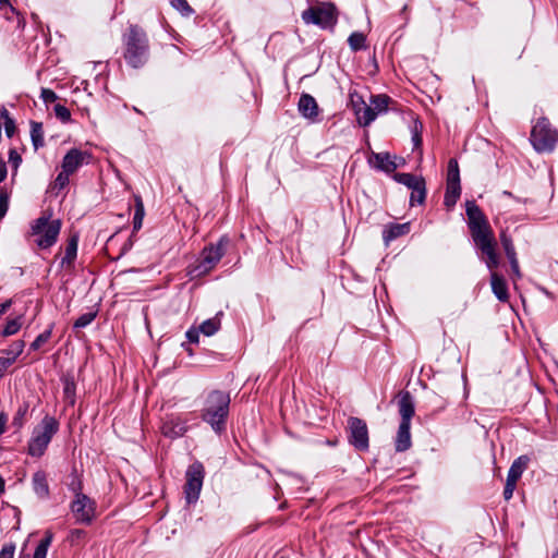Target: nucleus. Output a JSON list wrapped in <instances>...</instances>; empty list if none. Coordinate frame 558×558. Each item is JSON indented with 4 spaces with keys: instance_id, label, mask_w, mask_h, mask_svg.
Returning a JSON list of instances; mask_svg holds the SVG:
<instances>
[{
    "instance_id": "nucleus-32",
    "label": "nucleus",
    "mask_w": 558,
    "mask_h": 558,
    "mask_svg": "<svg viewBox=\"0 0 558 558\" xmlns=\"http://www.w3.org/2000/svg\"><path fill=\"white\" fill-rule=\"evenodd\" d=\"M28 412V403L23 402L19 405L13 418H12V425L16 429H21L25 423L26 414Z\"/></svg>"
},
{
    "instance_id": "nucleus-42",
    "label": "nucleus",
    "mask_w": 558,
    "mask_h": 558,
    "mask_svg": "<svg viewBox=\"0 0 558 558\" xmlns=\"http://www.w3.org/2000/svg\"><path fill=\"white\" fill-rule=\"evenodd\" d=\"M63 393H64L65 399L69 400V402L71 404H73L74 396H75V384L73 380H71V379L64 380Z\"/></svg>"
},
{
    "instance_id": "nucleus-45",
    "label": "nucleus",
    "mask_w": 558,
    "mask_h": 558,
    "mask_svg": "<svg viewBox=\"0 0 558 558\" xmlns=\"http://www.w3.org/2000/svg\"><path fill=\"white\" fill-rule=\"evenodd\" d=\"M2 117L5 118V121H4V130H5V134L8 135V137H12L15 130H16V126H15V123L14 121L8 116V112L4 111L1 113Z\"/></svg>"
},
{
    "instance_id": "nucleus-2",
    "label": "nucleus",
    "mask_w": 558,
    "mask_h": 558,
    "mask_svg": "<svg viewBox=\"0 0 558 558\" xmlns=\"http://www.w3.org/2000/svg\"><path fill=\"white\" fill-rule=\"evenodd\" d=\"M123 58L133 69L143 68L149 59V41L146 32L137 25H130L123 34Z\"/></svg>"
},
{
    "instance_id": "nucleus-60",
    "label": "nucleus",
    "mask_w": 558,
    "mask_h": 558,
    "mask_svg": "<svg viewBox=\"0 0 558 558\" xmlns=\"http://www.w3.org/2000/svg\"><path fill=\"white\" fill-rule=\"evenodd\" d=\"M0 3L8 4L7 0H0Z\"/></svg>"
},
{
    "instance_id": "nucleus-57",
    "label": "nucleus",
    "mask_w": 558,
    "mask_h": 558,
    "mask_svg": "<svg viewBox=\"0 0 558 558\" xmlns=\"http://www.w3.org/2000/svg\"><path fill=\"white\" fill-rule=\"evenodd\" d=\"M413 141L415 143V146H418L421 144V142H422L421 136L418 134H415L413 136Z\"/></svg>"
},
{
    "instance_id": "nucleus-59",
    "label": "nucleus",
    "mask_w": 558,
    "mask_h": 558,
    "mask_svg": "<svg viewBox=\"0 0 558 558\" xmlns=\"http://www.w3.org/2000/svg\"><path fill=\"white\" fill-rule=\"evenodd\" d=\"M504 194H505L506 196H511V193H510V192H507V191H505V192H504Z\"/></svg>"
},
{
    "instance_id": "nucleus-52",
    "label": "nucleus",
    "mask_w": 558,
    "mask_h": 558,
    "mask_svg": "<svg viewBox=\"0 0 558 558\" xmlns=\"http://www.w3.org/2000/svg\"><path fill=\"white\" fill-rule=\"evenodd\" d=\"M7 166L5 162L0 158V183L7 178Z\"/></svg>"
},
{
    "instance_id": "nucleus-30",
    "label": "nucleus",
    "mask_w": 558,
    "mask_h": 558,
    "mask_svg": "<svg viewBox=\"0 0 558 558\" xmlns=\"http://www.w3.org/2000/svg\"><path fill=\"white\" fill-rule=\"evenodd\" d=\"M53 539L51 531H46L44 538L37 545L33 558H46L48 548Z\"/></svg>"
},
{
    "instance_id": "nucleus-7",
    "label": "nucleus",
    "mask_w": 558,
    "mask_h": 558,
    "mask_svg": "<svg viewBox=\"0 0 558 558\" xmlns=\"http://www.w3.org/2000/svg\"><path fill=\"white\" fill-rule=\"evenodd\" d=\"M557 132L546 118L537 120L531 131L530 141L538 153L551 151L557 142Z\"/></svg>"
},
{
    "instance_id": "nucleus-8",
    "label": "nucleus",
    "mask_w": 558,
    "mask_h": 558,
    "mask_svg": "<svg viewBox=\"0 0 558 558\" xmlns=\"http://www.w3.org/2000/svg\"><path fill=\"white\" fill-rule=\"evenodd\" d=\"M229 240L222 236L217 244H210L203 248L196 270L198 275L207 274L220 262L226 254Z\"/></svg>"
},
{
    "instance_id": "nucleus-15",
    "label": "nucleus",
    "mask_w": 558,
    "mask_h": 558,
    "mask_svg": "<svg viewBox=\"0 0 558 558\" xmlns=\"http://www.w3.org/2000/svg\"><path fill=\"white\" fill-rule=\"evenodd\" d=\"M77 242H78V239L76 235H73L72 238L69 239L66 247H65L64 256L61 258V262H60L61 268L69 270V271H73L74 262L77 256Z\"/></svg>"
},
{
    "instance_id": "nucleus-1",
    "label": "nucleus",
    "mask_w": 558,
    "mask_h": 558,
    "mask_svg": "<svg viewBox=\"0 0 558 558\" xmlns=\"http://www.w3.org/2000/svg\"><path fill=\"white\" fill-rule=\"evenodd\" d=\"M465 207L472 240L481 251L488 269L494 270L499 266V256L496 252L497 242L494 232L483 211L474 201H468Z\"/></svg>"
},
{
    "instance_id": "nucleus-58",
    "label": "nucleus",
    "mask_w": 558,
    "mask_h": 558,
    "mask_svg": "<svg viewBox=\"0 0 558 558\" xmlns=\"http://www.w3.org/2000/svg\"><path fill=\"white\" fill-rule=\"evenodd\" d=\"M550 558H558V549L556 551L553 553L551 557Z\"/></svg>"
},
{
    "instance_id": "nucleus-54",
    "label": "nucleus",
    "mask_w": 558,
    "mask_h": 558,
    "mask_svg": "<svg viewBox=\"0 0 558 558\" xmlns=\"http://www.w3.org/2000/svg\"><path fill=\"white\" fill-rule=\"evenodd\" d=\"M11 304H12L11 300L0 303V316L3 315L9 310Z\"/></svg>"
},
{
    "instance_id": "nucleus-53",
    "label": "nucleus",
    "mask_w": 558,
    "mask_h": 558,
    "mask_svg": "<svg viewBox=\"0 0 558 558\" xmlns=\"http://www.w3.org/2000/svg\"><path fill=\"white\" fill-rule=\"evenodd\" d=\"M8 417L4 413H0V435L4 433Z\"/></svg>"
},
{
    "instance_id": "nucleus-44",
    "label": "nucleus",
    "mask_w": 558,
    "mask_h": 558,
    "mask_svg": "<svg viewBox=\"0 0 558 558\" xmlns=\"http://www.w3.org/2000/svg\"><path fill=\"white\" fill-rule=\"evenodd\" d=\"M70 175L71 174L69 172H66L62 169V171L57 175V178L54 180V189H59V190L64 189L69 184Z\"/></svg>"
},
{
    "instance_id": "nucleus-39",
    "label": "nucleus",
    "mask_w": 558,
    "mask_h": 558,
    "mask_svg": "<svg viewBox=\"0 0 558 558\" xmlns=\"http://www.w3.org/2000/svg\"><path fill=\"white\" fill-rule=\"evenodd\" d=\"M21 325L20 318L9 320L3 328L2 335L4 337L15 335L20 330Z\"/></svg>"
},
{
    "instance_id": "nucleus-35",
    "label": "nucleus",
    "mask_w": 558,
    "mask_h": 558,
    "mask_svg": "<svg viewBox=\"0 0 558 558\" xmlns=\"http://www.w3.org/2000/svg\"><path fill=\"white\" fill-rule=\"evenodd\" d=\"M426 197V189H425V182L416 185L414 190H411V196H410V205L414 206L415 204L422 205Z\"/></svg>"
},
{
    "instance_id": "nucleus-29",
    "label": "nucleus",
    "mask_w": 558,
    "mask_h": 558,
    "mask_svg": "<svg viewBox=\"0 0 558 558\" xmlns=\"http://www.w3.org/2000/svg\"><path fill=\"white\" fill-rule=\"evenodd\" d=\"M395 179L397 182L405 185L410 190H414L416 185H420L425 182V180L422 177H417L412 173H397L395 174Z\"/></svg>"
},
{
    "instance_id": "nucleus-34",
    "label": "nucleus",
    "mask_w": 558,
    "mask_h": 558,
    "mask_svg": "<svg viewBox=\"0 0 558 558\" xmlns=\"http://www.w3.org/2000/svg\"><path fill=\"white\" fill-rule=\"evenodd\" d=\"M220 328V320L218 318H209L203 322L199 326V331L205 336H213Z\"/></svg>"
},
{
    "instance_id": "nucleus-56",
    "label": "nucleus",
    "mask_w": 558,
    "mask_h": 558,
    "mask_svg": "<svg viewBox=\"0 0 558 558\" xmlns=\"http://www.w3.org/2000/svg\"><path fill=\"white\" fill-rule=\"evenodd\" d=\"M5 482L4 478L0 475V495L4 493Z\"/></svg>"
},
{
    "instance_id": "nucleus-43",
    "label": "nucleus",
    "mask_w": 558,
    "mask_h": 558,
    "mask_svg": "<svg viewBox=\"0 0 558 558\" xmlns=\"http://www.w3.org/2000/svg\"><path fill=\"white\" fill-rule=\"evenodd\" d=\"M96 317V313H85L81 315L74 323V328H84L88 326Z\"/></svg>"
},
{
    "instance_id": "nucleus-9",
    "label": "nucleus",
    "mask_w": 558,
    "mask_h": 558,
    "mask_svg": "<svg viewBox=\"0 0 558 558\" xmlns=\"http://www.w3.org/2000/svg\"><path fill=\"white\" fill-rule=\"evenodd\" d=\"M205 476V470L201 462H194L191 464L185 473V485H184V494L187 504H194L198 500L203 481Z\"/></svg>"
},
{
    "instance_id": "nucleus-55",
    "label": "nucleus",
    "mask_w": 558,
    "mask_h": 558,
    "mask_svg": "<svg viewBox=\"0 0 558 558\" xmlns=\"http://www.w3.org/2000/svg\"><path fill=\"white\" fill-rule=\"evenodd\" d=\"M85 532L83 530H74L71 532L72 537H81Z\"/></svg>"
},
{
    "instance_id": "nucleus-5",
    "label": "nucleus",
    "mask_w": 558,
    "mask_h": 558,
    "mask_svg": "<svg viewBox=\"0 0 558 558\" xmlns=\"http://www.w3.org/2000/svg\"><path fill=\"white\" fill-rule=\"evenodd\" d=\"M50 217V215H43L32 225V234L37 236L35 242L43 250L51 247L57 242L61 230V221L52 220Z\"/></svg>"
},
{
    "instance_id": "nucleus-16",
    "label": "nucleus",
    "mask_w": 558,
    "mask_h": 558,
    "mask_svg": "<svg viewBox=\"0 0 558 558\" xmlns=\"http://www.w3.org/2000/svg\"><path fill=\"white\" fill-rule=\"evenodd\" d=\"M399 413L401 416L400 424H411V418L414 415V404L409 391L403 392L400 397Z\"/></svg>"
},
{
    "instance_id": "nucleus-22",
    "label": "nucleus",
    "mask_w": 558,
    "mask_h": 558,
    "mask_svg": "<svg viewBox=\"0 0 558 558\" xmlns=\"http://www.w3.org/2000/svg\"><path fill=\"white\" fill-rule=\"evenodd\" d=\"M411 424H400L396 437V450L403 452L411 447Z\"/></svg>"
},
{
    "instance_id": "nucleus-41",
    "label": "nucleus",
    "mask_w": 558,
    "mask_h": 558,
    "mask_svg": "<svg viewBox=\"0 0 558 558\" xmlns=\"http://www.w3.org/2000/svg\"><path fill=\"white\" fill-rule=\"evenodd\" d=\"M9 198H10L9 192L4 187H1L0 189V220L5 216V214L8 211Z\"/></svg>"
},
{
    "instance_id": "nucleus-14",
    "label": "nucleus",
    "mask_w": 558,
    "mask_h": 558,
    "mask_svg": "<svg viewBox=\"0 0 558 558\" xmlns=\"http://www.w3.org/2000/svg\"><path fill=\"white\" fill-rule=\"evenodd\" d=\"M298 108L300 113L305 119H308L311 121L317 120L319 110L318 105L313 96L308 94H302L299 99Z\"/></svg>"
},
{
    "instance_id": "nucleus-25",
    "label": "nucleus",
    "mask_w": 558,
    "mask_h": 558,
    "mask_svg": "<svg viewBox=\"0 0 558 558\" xmlns=\"http://www.w3.org/2000/svg\"><path fill=\"white\" fill-rule=\"evenodd\" d=\"M527 463L529 458L525 456H521L518 459H515L508 471L507 478H509L510 481L518 482V480L522 476V473L526 469Z\"/></svg>"
},
{
    "instance_id": "nucleus-31",
    "label": "nucleus",
    "mask_w": 558,
    "mask_h": 558,
    "mask_svg": "<svg viewBox=\"0 0 558 558\" xmlns=\"http://www.w3.org/2000/svg\"><path fill=\"white\" fill-rule=\"evenodd\" d=\"M447 184H460V170L456 159L448 162Z\"/></svg>"
},
{
    "instance_id": "nucleus-3",
    "label": "nucleus",
    "mask_w": 558,
    "mask_h": 558,
    "mask_svg": "<svg viewBox=\"0 0 558 558\" xmlns=\"http://www.w3.org/2000/svg\"><path fill=\"white\" fill-rule=\"evenodd\" d=\"M229 404V395L220 390L210 391L204 401L202 418L217 433L225 429Z\"/></svg>"
},
{
    "instance_id": "nucleus-19",
    "label": "nucleus",
    "mask_w": 558,
    "mask_h": 558,
    "mask_svg": "<svg viewBox=\"0 0 558 558\" xmlns=\"http://www.w3.org/2000/svg\"><path fill=\"white\" fill-rule=\"evenodd\" d=\"M24 347H25V343L23 340H17V341H14L13 343H11L9 345V348L7 350H4V353L7 354V356L0 357V365L3 367H8L11 364H13L15 362V360L17 359V356H20L21 353L23 352Z\"/></svg>"
},
{
    "instance_id": "nucleus-28",
    "label": "nucleus",
    "mask_w": 558,
    "mask_h": 558,
    "mask_svg": "<svg viewBox=\"0 0 558 558\" xmlns=\"http://www.w3.org/2000/svg\"><path fill=\"white\" fill-rule=\"evenodd\" d=\"M144 216H145V208H144V203L142 201V197L135 196L133 232H137L142 228Z\"/></svg>"
},
{
    "instance_id": "nucleus-17",
    "label": "nucleus",
    "mask_w": 558,
    "mask_h": 558,
    "mask_svg": "<svg viewBox=\"0 0 558 558\" xmlns=\"http://www.w3.org/2000/svg\"><path fill=\"white\" fill-rule=\"evenodd\" d=\"M410 232V222L405 223H389L385 227L383 238L386 244L403 236Z\"/></svg>"
},
{
    "instance_id": "nucleus-11",
    "label": "nucleus",
    "mask_w": 558,
    "mask_h": 558,
    "mask_svg": "<svg viewBox=\"0 0 558 558\" xmlns=\"http://www.w3.org/2000/svg\"><path fill=\"white\" fill-rule=\"evenodd\" d=\"M72 512L77 522L90 523L95 517V502L84 494H76L71 506Z\"/></svg>"
},
{
    "instance_id": "nucleus-20",
    "label": "nucleus",
    "mask_w": 558,
    "mask_h": 558,
    "mask_svg": "<svg viewBox=\"0 0 558 558\" xmlns=\"http://www.w3.org/2000/svg\"><path fill=\"white\" fill-rule=\"evenodd\" d=\"M490 284L496 298L500 302H507L509 299V294L506 280L501 276L493 271L490 276Z\"/></svg>"
},
{
    "instance_id": "nucleus-36",
    "label": "nucleus",
    "mask_w": 558,
    "mask_h": 558,
    "mask_svg": "<svg viewBox=\"0 0 558 558\" xmlns=\"http://www.w3.org/2000/svg\"><path fill=\"white\" fill-rule=\"evenodd\" d=\"M500 242L502 244V247L505 250V253L508 258H512L517 256L512 240L510 236L506 234L505 231L500 233Z\"/></svg>"
},
{
    "instance_id": "nucleus-47",
    "label": "nucleus",
    "mask_w": 558,
    "mask_h": 558,
    "mask_svg": "<svg viewBox=\"0 0 558 558\" xmlns=\"http://www.w3.org/2000/svg\"><path fill=\"white\" fill-rule=\"evenodd\" d=\"M15 553V544L8 543L4 544L0 550V558H14Z\"/></svg>"
},
{
    "instance_id": "nucleus-18",
    "label": "nucleus",
    "mask_w": 558,
    "mask_h": 558,
    "mask_svg": "<svg viewBox=\"0 0 558 558\" xmlns=\"http://www.w3.org/2000/svg\"><path fill=\"white\" fill-rule=\"evenodd\" d=\"M369 161L374 163L376 168L387 173L393 172L398 168L388 153H374Z\"/></svg>"
},
{
    "instance_id": "nucleus-37",
    "label": "nucleus",
    "mask_w": 558,
    "mask_h": 558,
    "mask_svg": "<svg viewBox=\"0 0 558 558\" xmlns=\"http://www.w3.org/2000/svg\"><path fill=\"white\" fill-rule=\"evenodd\" d=\"M170 3L184 16H190L194 12L186 0H170Z\"/></svg>"
},
{
    "instance_id": "nucleus-51",
    "label": "nucleus",
    "mask_w": 558,
    "mask_h": 558,
    "mask_svg": "<svg viewBox=\"0 0 558 558\" xmlns=\"http://www.w3.org/2000/svg\"><path fill=\"white\" fill-rule=\"evenodd\" d=\"M508 259H509V263H510V266H511V269H512L513 274L515 276L520 277L521 274H520L519 262H518L517 256L512 257V258H508Z\"/></svg>"
},
{
    "instance_id": "nucleus-12",
    "label": "nucleus",
    "mask_w": 558,
    "mask_h": 558,
    "mask_svg": "<svg viewBox=\"0 0 558 558\" xmlns=\"http://www.w3.org/2000/svg\"><path fill=\"white\" fill-rule=\"evenodd\" d=\"M350 104L352 109L356 116V120L360 125L367 126L374 121L373 111L368 108V104H366L361 95L357 93L350 94Z\"/></svg>"
},
{
    "instance_id": "nucleus-23",
    "label": "nucleus",
    "mask_w": 558,
    "mask_h": 558,
    "mask_svg": "<svg viewBox=\"0 0 558 558\" xmlns=\"http://www.w3.org/2000/svg\"><path fill=\"white\" fill-rule=\"evenodd\" d=\"M186 429V425L183 422H180L179 418H171L163 424L162 433L167 437L177 438L183 436Z\"/></svg>"
},
{
    "instance_id": "nucleus-21",
    "label": "nucleus",
    "mask_w": 558,
    "mask_h": 558,
    "mask_svg": "<svg viewBox=\"0 0 558 558\" xmlns=\"http://www.w3.org/2000/svg\"><path fill=\"white\" fill-rule=\"evenodd\" d=\"M33 489L35 494L41 498L46 499L49 496V485L47 482V475L44 471H37L34 473L33 478Z\"/></svg>"
},
{
    "instance_id": "nucleus-46",
    "label": "nucleus",
    "mask_w": 558,
    "mask_h": 558,
    "mask_svg": "<svg viewBox=\"0 0 558 558\" xmlns=\"http://www.w3.org/2000/svg\"><path fill=\"white\" fill-rule=\"evenodd\" d=\"M40 98L45 104L54 102L58 99V95L49 88H41Z\"/></svg>"
},
{
    "instance_id": "nucleus-48",
    "label": "nucleus",
    "mask_w": 558,
    "mask_h": 558,
    "mask_svg": "<svg viewBox=\"0 0 558 558\" xmlns=\"http://www.w3.org/2000/svg\"><path fill=\"white\" fill-rule=\"evenodd\" d=\"M515 486H517V482L515 481H510L509 478H507L506 486H505V489H504V498L506 500H509V499L512 498L513 492L515 489Z\"/></svg>"
},
{
    "instance_id": "nucleus-38",
    "label": "nucleus",
    "mask_w": 558,
    "mask_h": 558,
    "mask_svg": "<svg viewBox=\"0 0 558 558\" xmlns=\"http://www.w3.org/2000/svg\"><path fill=\"white\" fill-rule=\"evenodd\" d=\"M53 111L56 117L63 123H66L71 120V112L65 106L57 104L53 108Z\"/></svg>"
},
{
    "instance_id": "nucleus-26",
    "label": "nucleus",
    "mask_w": 558,
    "mask_h": 558,
    "mask_svg": "<svg viewBox=\"0 0 558 558\" xmlns=\"http://www.w3.org/2000/svg\"><path fill=\"white\" fill-rule=\"evenodd\" d=\"M31 138L35 150L44 147V129L41 122H31Z\"/></svg>"
},
{
    "instance_id": "nucleus-33",
    "label": "nucleus",
    "mask_w": 558,
    "mask_h": 558,
    "mask_svg": "<svg viewBox=\"0 0 558 558\" xmlns=\"http://www.w3.org/2000/svg\"><path fill=\"white\" fill-rule=\"evenodd\" d=\"M365 41L366 37L361 32H354L348 38L349 46L353 51L365 49Z\"/></svg>"
},
{
    "instance_id": "nucleus-6",
    "label": "nucleus",
    "mask_w": 558,
    "mask_h": 558,
    "mask_svg": "<svg viewBox=\"0 0 558 558\" xmlns=\"http://www.w3.org/2000/svg\"><path fill=\"white\" fill-rule=\"evenodd\" d=\"M305 24H315L322 28H332L338 20L337 8L331 2H317L302 12Z\"/></svg>"
},
{
    "instance_id": "nucleus-49",
    "label": "nucleus",
    "mask_w": 558,
    "mask_h": 558,
    "mask_svg": "<svg viewBox=\"0 0 558 558\" xmlns=\"http://www.w3.org/2000/svg\"><path fill=\"white\" fill-rule=\"evenodd\" d=\"M9 161L12 162L15 168H17L22 162V158L15 149H11L9 151Z\"/></svg>"
},
{
    "instance_id": "nucleus-10",
    "label": "nucleus",
    "mask_w": 558,
    "mask_h": 558,
    "mask_svg": "<svg viewBox=\"0 0 558 558\" xmlns=\"http://www.w3.org/2000/svg\"><path fill=\"white\" fill-rule=\"evenodd\" d=\"M349 442L360 451H366L369 447L368 428L366 423L355 416L348 420Z\"/></svg>"
},
{
    "instance_id": "nucleus-40",
    "label": "nucleus",
    "mask_w": 558,
    "mask_h": 558,
    "mask_svg": "<svg viewBox=\"0 0 558 558\" xmlns=\"http://www.w3.org/2000/svg\"><path fill=\"white\" fill-rule=\"evenodd\" d=\"M51 337V329H47L40 335L36 337V339L31 343V349L36 351L41 348L44 343H46Z\"/></svg>"
},
{
    "instance_id": "nucleus-50",
    "label": "nucleus",
    "mask_w": 558,
    "mask_h": 558,
    "mask_svg": "<svg viewBox=\"0 0 558 558\" xmlns=\"http://www.w3.org/2000/svg\"><path fill=\"white\" fill-rule=\"evenodd\" d=\"M199 328H191L186 331V338L189 339L190 342L197 343L199 339Z\"/></svg>"
},
{
    "instance_id": "nucleus-13",
    "label": "nucleus",
    "mask_w": 558,
    "mask_h": 558,
    "mask_svg": "<svg viewBox=\"0 0 558 558\" xmlns=\"http://www.w3.org/2000/svg\"><path fill=\"white\" fill-rule=\"evenodd\" d=\"M90 155L77 148L70 149L62 160V169L73 174L83 163H88Z\"/></svg>"
},
{
    "instance_id": "nucleus-4",
    "label": "nucleus",
    "mask_w": 558,
    "mask_h": 558,
    "mask_svg": "<svg viewBox=\"0 0 558 558\" xmlns=\"http://www.w3.org/2000/svg\"><path fill=\"white\" fill-rule=\"evenodd\" d=\"M58 430V421L53 416L46 415L33 430L28 441L27 453L32 457H41Z\"/></svg>"
},
{
    "instance_id": "nucleus-24",
    "label": "nucleus",
    "mask_w": 558,
    "mask_h": 558,
    "mask_svg": "<svg viewBox=\"0 0 558 558\" xmlns=\"http://www.w3.org/2000/svg\"><path fill=\"white\" fill-rule=\"evenodd\" d=\"M390 102L391 98L384 94L371 97L368 108L371 109V111H373L374 120L379 113L386 112L388 110V106Z\"/></svg>"
},
{
    "instance_id": "nucleus-27",
    "label": "nucleus",
    "mask_w": 558,
    "mask_h": 558,
    "mask_svg": "<svg viewBox=\"0 0 558 558\" xmlns=\"http://www.w3.org/2000/svg\"><path fill=\"white\" fill-rule=\"evenodd\" d=\"M460 194H461V186L460 184H447L446 185V193H445V197H444V204L445 206L450 209L452 208L458 198L460 197Z\"/></svg>"
}]
</instances>
